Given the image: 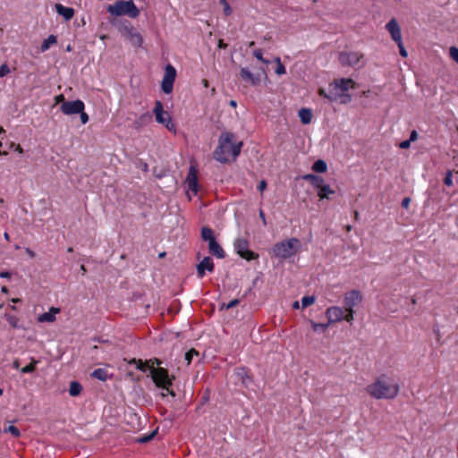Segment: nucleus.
<instances>
[{"instance_id": "f257e3e1", "label": "nucleus", "mask_w": 458, "mask_h": 458, "mask_svg": "<svg viewBox=\"0 0 458 458\" xmlns=\"http://www.w3.org/2000/svg\"><path fill=\"white\" fill-rule=\"evenodd\" d=\"M398 386L386 376L379 377L366 387L367 393L376 399L394 398L398 394Z\"/></svg>"}, {"instance_id": "f03ea898", "label": "nucleus", "mask_w": 458, "mask_h": 458, "mask_svg": "<svg viewBox=\"0 0 458 458\" xmlns=\"http://www.w3.org/2000/svg\"><path fill=\"white\" fill-rule=\"evenodd\" d=\"M300 248V240L297 238H290L276 243L273 247V253L275 257L280 259H287L296 255Z\"/></svg>"}, {"instance_id": "7ed1b4c3", "label": "nucleus", "mask_w": 458, "mask_h": 458, "mask_svg": "<svg viewBox=\"0 0 458 458\" xmlns=\"http://www.w3.org/2000/svg\"><path fill=\"white\" fill-rule=\"evenodd\" d=\"M149 362H151V365H148V369L156 386L166 390L170 394L174 396V391L169 389L172 381L168 376L167 370L163 368H154V364L159 365L161 363L157 359L150 360Z\"/></svg>"}, {"instance_id": "20e7f679", "label": "nucleus", "mask_w": 458, "mask_h": 458, "mask_svg": "<svg viewBox=\"0 0 458 458\" xmlns=\"http://www.w3.org/2000/svg\"><path fill=\"white\" fill-rule=\"evenodd\" d=\"M107 12L114 16L127 15L131 18H136L140 14V11L131 1L116 2L114 4L107 6Z\"/></svg>"}, {"instance_id": "39448f33", "label": "nucleus", "mask_w": 458, "mask_h": 458, "mask_svg": "<svg viewBox=\"0 0 458 458\" xmlns=\"http://www.w3.org/2000/svg\"><path fill=\"white\" fill-rule=\"evenodd\" d=\"M234 139V135L233 132L225 131L223 132L218 140V146L214 151V158L220 162V163H226L228 162L227 154L228 151V145L229 143H232V141Z\"/></svg>"}, {"instance_id": "423d86ee", "label": "nucleus", "mask_w": 458, "mask_h": 458, "mask_svg": "<svg viewBox=\"0 0 458 458\" xmlns=\"http://www.w3.org/2000/svg\"><path fill=\"white\" fill-rule=\"evenodd\" d=\"M153 113L157 123L164 125L170 131H175V125L172 121V117L164 110L163 104L160 100L155 102Z\"/></svg>"}, {"instance_id": "0eeeda50", "label": "nucleus", "mask_w": 458, "mask_h": 458, "mask_svg": "<svg viewBox=\"0 0 458 458\" xmlns=\"http://www.w3.org/2000/svg\"><path fill=\"white\" fill-rule=\"evenodd\" d=\"M234 249L236 252L246 260H252L259 258V255L249 250V242L246 239L237 238L234 241Z\"/></svg>"}, {"instance_id": "6e6552de", "label": "nucleus", "mask_w": 458, "mask_h": 458, "mask_svg": "<svg viewBox=\"0 0 458 458\" xmlns=\"http://www.w3.org/2000/svg\"><path fill=\"white\" fill-rule=\"evenodd\" d=\"M176 70L173 65L167 64L165 69V75L161 81V89L164 93L170 94L173 91Z\"/></svg>"}, {"instance_id": "1a4fd4ad", "label": "nucleus", "mask_w": 458, "mask_h": 458, "mask_svg": "<svg viewBox=\"0 0 458 458\" xmlns=\"http://www.w3.org/2000/svg\"><path fill=\"white\" fill-rule=\"evenodd\" d=\"M85 108L83 101L76 99L73 101H64L61 105V111L66 115L78 114Z\"/></svg>"}, {"instance_id": "9d476101", "label": "nucleus", "mask_w": 458, "mask_h": 458, "mask_svg": "<svg viewBox=\"0 0 458 458\" xmlns=\"http://www.w3.org/2000/svg\"><path fill=\"white\" fill-rule=\"evenodd\" d=\"M362 301V295L358 290H352L344 294V310L351 311Z\"/></svg>"}, {"instance_id": "9b49d317", "label": "nucleus", "mask_w": 458, "mask_h": 458, "mask_svg": "<svg viewBox=\"0 0 458 458\" xmlns=\"http://www.w3.org/2000/svg\"><path fill=\"white\" fill-rule=\"evenodd\" d=\"M363 57V54L360 52H341L339 54V62L343 66H354Z\"/></svg>"}, {"instance_id": "f8f14e48", "label": "nucleus", "mask_w": 458, "mask_h": 458, "mask_svg": "<svg viewBox=\"0 0 458 458\" xmlns=\"http://www.w3.org/2000/svg\"><path fill=\"white\" fill-rule=\"evenodd\" d=\"M240 74L244 81L250 82L252 86L259 85L262 76L264 78L267 77V72L263 69L260 70V72L253 73L248 68H242Z\"/></svg>"}, {"instance_id": "ddd939ff", "label": "nucleus", "mask_w": 458, "mask_h": 458, "mask_svg": "<svg viewBox=\"0 0 458 458\" xmlns=\"http://www.w3.org/2000/svg\"><path fill=\"white\" fill-rule=\"evenodd\" d=\"M386 29L390 33L392 38L397 43L401 52V30L396 19H391L386 25Z\"/></svg>"}, {"instance_id": "4468645a", "label": "nucleus", "mask_w": 458, "mask_h": 458, "mask_svg": "<svg viewBox=\"0 0 458 458\" xmlns=\"http://www.w3.org/2000/svg\"><path fill=\"white\" fill-rule=\"evenodd\" d=\"M197 174L198 172L196 167L194 165H191L185 180L188 189L191 191L194 195H196L199 191Z\"/></svg>"}, {"instance_id": "2eb2a0df", "label": "nucleus", "mask_w": 458, "mask_h": 458, "mask_svg": "<svg viewBox=\"0 0 458 458\" xmlns=\"http://www.w3.org/2000/svg\"><path fill=\"white\" fill-rule=\"evenodd\" d=\"M344 309L338 306H332L327 309L326 316L328 319V324L340 322L344 319Z\"/></svg>"}, {"instance_id": "dca6fc26", "label": "nucleus", "mask_w": 458, "mask_h": 458, "mask_svg": "<svg viewBox=\"0 0 458 458\" xmlns=\"http://www.w3.org/2000/svg\"><path fill=\"white\" fill-rule=\"evenodd\" d=\"M333 87L335 89L339 88L342 93H345L350 89H353L355 87V82L352 79L342 78L333 81Z\"/></svg>"}, {"instance_id": "f3484780", "label": "nucleus", "mask_w": 458, "mask_h": 458, "mask_svg": "<svg viewBox=\"0 0 458 458\" xmlns=\"http://www.w3.org/2000/svg\"><path fill=\"white\" fill-rule=\"evenodd\" d=\"M212 272L214 270V263L209 257H205L197 266V272L199 277H203L205 271Z\"/></svg>"}, {"instance_id": "a211bd4d", "label": "nucleus", "mask_w": 458, "mask_h": 458, "mask_svg": "<svg viewBox=\"0 0 458 458\" xmlns=\"http://www.w3.org/2000/svg\"><path fill=\"white\" fill-rule=\"evenodd\" d=\"M55 11L59 15H62L65 21H70L74 15V10L72 7L64 6L61 4H55Z\"/></svg>"}, {"instance_id": "6ab92c4d", "label": "nucleus", "mask_w": 458, "mask_h": 458, "mask_svg": "<svg viewBox=\"0 0 458 458\" xmlns=\"http://www.w3.org/2000/svg\"><path fill=\"white\" fill-rule=\"evenodd\" d=\"M208 250L212 255L217 257L218 259H223L225 256L223 248L216 240H212L210 242H208Z\"/></svg>"}, {"instance_id": "aec40b11", "label": "nucleus", "mask_w": 458, "mask_h": 458, "mask_svg": "<svg viewBox=\"0 0 458 458\" xmlns=\"http://www.w3.org/2000/svg\"><path fill=\"white\" fill-rule=\"evenodd\" d=\"M60 309L52 307L48 312H45L39 315L38 320L39 322H49L52 323L55 320V315L59 313Z\"/></svg>"}, {"instance_id": "412c9836", "label": "nucleus", "mask_w": 458, "mask_h": 458, "mask_svg": "<svg viewBox=\"0 0 458 458\" xmlns=\"http://www.w3.org/2000/svg\"><path fill=\"white\" fill-rule=\"evenodd\" d=\"M298 115L303 124L310 123L313 117L311 110L304 107L299 110Z\"/></svg>"}, {"instance_id": "4be33fe9", "label": "nucleus", "mask_w": 458, "mask_h": 458, "mask_svg": "<svg viewBox=\"0 0 458 458\" xmlns=\"http://www.w3.org/2000/svg\"><path fill=\"white\" fill-rule=\"evenodd\" d=\"M152 121V115L149 112H145L140 115V117L135 122V126L141 127L148 124Z\"/></svg>"}, {"instance_id": "5701e85b", "label": "nucleus", "mask_w": 458, "mask_h": 458, "mask_svg": "<svg viewBox=\"0 0 458 458\" xmlns=\"http://www.w3.org/2000/svg\"><path fill=\"white\" fill-rule=\"evenodd\" d=\"M242 147V141L233 142V140L232 143H229V145H228V151H229L228 154H231L233 158L237 157L241 153Z\"/></svg>"}, {"instance_id": "b1692460", "label": "nucleus", "mask_w": 458, "mask_h": 458, "mask_svg": "<svg viewBox=\"0 0 458 458\" xmlns=\"http://www.w3.org/2000/svg\"><path fill=\"white\" fill-rule=\"evenodd\" d=\"M328 90L330 91V96H329L330 102H335V101L339 100L342 91L339 88L335 89L333 87V81L329 83Z\"/></svg>"}, {"instance_id": "393cba45", "label": "nucleus", "mask_w": 458, "mask_h": 458, "mask_svg": "<svg viewBox=\"0 0 458 458\" xmlns=\"http://www.w3.org/2000/svg\"><path fill=\"white\" fill-rule=\"evenodd\" d=\"M82 391V386L78 381H72L69 387L71 396H78Z\"/></svg>"}, {"instance_id": "a878e982", "label": "nucleus", "mask_w": 458, "mask_h": 458, "mask_svg": "<svg viewBox=\"0 0 458 458\" xmlns=\"http://www.w3.org/2000/svg\"><path fill=\"white\" fill-rule=\"evenodd\" d=\"M91 377L105 382L108 379V373L105 369H97L91 373Z\"/></svg>"}, {"instance_id": "bb28decb", "label": "nucleus", "mask_w": 458, "mask_h": 458, "mask_svg": "<svg viewBox=\"0 0 458 458\" xmlns=\"http://www.w3.org/2000/svg\"><path fill=\"white\" fill-rule=\"evenodd\" d=\"M335 191L331 190L328 184H323V186L318 190V196L320 199H328L329 194H334Z\"/></svg>"}, {"instance_id": "cd10ccee", "label": "nucleus", "mask_w": 458, "mask_h": 458, "mask_svg": "<svg viewBox=\"0 0 458 458\" xmlns=\"http://www.w3.org/2000/svg\"><path fill=\"white\" fill-rule=\"evenodd\" d=\"M57 42V38L54 35H50L47 38H46L41 47H40V50L42 52H45L47 51L52 45H55V43Z\"/></svg>"}, {"instance_id": "c85d7f7f", "label": "nucleus", "mask_w": 458, "mask_h": 458, "mask_svg": "<svg viewBox=\"0 0 458 458\" xmlns=\"http://www.w3.org/2000/svg\"><path fill=\"white\" fill-rule=\"evenodd\" d=\"M327 169L326 162L322 159H318L312 165V170L316 173H325Z\"/></svg>"}, {"instance_id": "c756f323", "label": "nucleus", "mask_w": 458, "mask_h": 458, "mask_svg": "<svg viewBox=\"0 0 458 458\" xmlns=\"http://www.w3.org/2000/svg\"><path fill=\"white\" fill-rule=\"evenodd\" d=\"M130 40H131V44L136 47H141V45L143 43V39H142L141 36L138 32H135V31L130 32Z\"/></svg>"}, {"instance_id": "7c9ffc66", "label": "nucleus", "mask_w": 458, "mask_h": 458, "mask_svg": "<svg viewBox=\"0 0 458 458\" xmlns=\"http://www.w3.org/2000/svg\"><path fill=\"white\" fill-rule=\"evenodd\" d=\"M201 237L204 241H210L216 240L213 234V230L209 227H203L201 230Z\"/></svg>"}, {"instance_id": "2f4dec72", "label": "nucleus", "mask_w": 458, "mask_h": 458, "mask_svg": "<svg viewBox=\"0 0 458 458\" xmlns=\"http://www.w3.org/2000/svg\"><path fill=\"white\" fill-rule=\"evenodd\" d=\"M310 325L315 332H325L330 324L327 323H317L310 320Z\"/></svg>"}, {"instance_id": "473e14b6", "label": "nucleus", "mask_w": 458, "mask_h": 458, "mask_svg": "<svg viewBox=\"0 0 458 458\" xmlns=\"http://www.w3.org/2000/svg\"><path fill=\"white\" fill-rule=\"evenodd\" d=\"M316 301V297L314 295L304 296L301 299V307L302 309L307 308L308 306L312 305Z\"/></svg>"}, {"instance_id": "72a5a7b5", "label": "nucleus", "mask_w": 458, "mask_h": 458, "mask_svg": "<svg viewBox=\"0 0 458 458\" xmlns=\"http://www.w3.org/2000/svg\"><path fill=\"white\" fill-rule=\"evenodd\" d=\"M276 63V73L277 75H283L286 72L284 65L282 64L281 59L279 57H276L275 59Z\"/></svg>"}, {"instance_id": "f704fd0d", "label": "nucleus", "mask_w": 458, "mask_h": 458, "mask_svg": "<svg viewBox=\"0 0 458 458\" xmlns=\"http://www.w3.org/2000/svg\"><path fill=\"white\" fill-rule=\"evenodd\" d=\"M130 363H134L137 365V369L145 372L148 369V362H143L141 360H135V359H132Z\"/></svg>"}, {"instance_id": "c9c22d12", "label": "nucleus", "mask_w": 458, "mask_h": 458, "mask_svg": "<svg viewBox=\"0 0 458 458\" xmlns=\"http://www.w3.org/2000/svg\"><path fill=\"white\" fill-rule=\"evenodd\" d=\"M199 352L195 349H191L184 355V360L186 361L187 366L191 364V360L194 356H198Z\"/></svg>"}, {"instance_id": "e433bc0d", "label": "nucleus", "mask_w": 458, "mask_h": 458, "mask_svg": "<svg viewBox=\"0 0 458 458\" xmlns=\"http://www.w3.org/2000/svg\"><path fill=\"white\" fill-rule=\"evenodd\" d=\"M37 363H38L37 360H32V361L29 365H27L21 369V372L24 374L33 372L36 369Z\"/></svg>"}, {"instance_id": "4c0bfd02", "label": "nucleus", "mask_w": 458, "mask_h": 458, "mask_svg": "<svg viewBox=\"0 0 458 458\" xmlns=\"http://www.w3.org/2000/svg\"><path fill=\"white\" fill-rule=\"evenodd\" d=\"M4 432H9L15 437H18L21 435L19 428L13 425H10L8 428H4Z\"/></svg>"}, {"instance_id": "58836bf2", "label": "nucleus", "mask_w": 458, "mask_h": 458, "mask_svg": "<svg viewBox=\"0 0 458 458\" xmlns=\"http://www.w3.org/2000/svg\"><path fill=\"white\" fill-rule=\"evenodd\" d=\"M253 55H254V56H255L258 60H259V61H260V62H262L263 64H269V61H268L267 59H265V58L263 57V54H262L261 49H255V50L253 51Z\"/></svg>"}, {"instance_id": "ea45409f", "label": "nucleus", "mask_w": 458, "mask_h": 458, "mask_svg": "<svg viewBox=\"0 0 458 458\" xmlns=\"http://www.w3.org/2000/svg\"><path fill=\"white\" fill-rule=\"evenodd\" d=\"M324 183H325V181H324L323 177H321L319 175H317L315 180L311 182V184L318 190H319L323 186Z\"/></svg>"}, {"instance_id": "a19ab883", "label": "nucleus", "mask_w": 458, "mask_h": 458, "mask_svg": "<svg viewBox=\"0 0 458 458\" xmlns=\"http://www.w3.org/2000/svg\"><path fill=\"white\" fill-rule=\"evenodd\" d=\"M450 57L458 64V48L456 47H451L449 48Z\"/></svg>"}, {"instance_id": "79ce46f5", "label": "nucleus", "mask_w": 458, "mask_h": 458, "mask_svg": "<svg viewBox=\"0 0 458 458\" xmlns=\"http://www.w3.org/2000/svg\"><path fill=\"white\" fill-rule=\"evenodd\" d=\"M444 183L449 187L453 185V172L452 171H447L445 177L444 179Z\"/></svg>"}, {"instance_id": "37998d69", "label": "nucleus", "mask_w": 458, "mask_h": 458, "mask_svg": "<svg viewBox=\"0 0 458 458\" xmlns=\"http://www.w3.org/2000/svg\"><path fill=\"white\" fill-rule=\"evenodd\" d=\"M10 68L6 64H3L0 66V78H3L10 73Z\"/></svg>"}, {"instance_id": "c03bdc74", "label": "nucleus", "mask_w": 458, "mask_h": 458, "mask_svg": "<svg viewBox=\"0 0 458 458\" xmlns=\"http://www.w3.org/2000/svg\"><path fill=\"white\" fill-rule=\"evenodd\" d=\"M7 318V321L9 322V324L13 327V328H16L18 327V318L14 316H12V315H8L6 317Z\"/></svg>"}, {"instance_id": "a18cd8bd", "label": "nucleus", "mask_w": 458, "mask_h": 458, "mask_svg": "<svg viewBox=\"0 0 458 458\" xmlns=\"http://www.w3.org/2000/svg\"><path fill=\"white\" fill-rule=\"evenodd\" d=\"M339 99L342 104H347V103L351 102L352 97L349 93L345 92V93L341 94Z\"/></svg>"}, {"instance_id": "49530a36", "label": "nucleus", "mask_w": 458, "mask_h": 458, "mask_svg": "<svg viewBox=\"0 0 458 458\" xmlns=\"http://www.w3.org/2000/svg\"><path fill=\"white\" fill-rule=\"evenodd\" d=\"M157 431H153L151 434H148V435H146L144 437H141L138 439V442L140 443H147L148 442L149 440H151L154 436L156 435Z\"/></svg>"}, {"instance_id": "de8ad7c7", "label": "nucleus", "mask_w": 458, "mask_h": 458, "mask_svg": "<svg viewBox=\"0 0 458 458\" xmlns=\"http://www.w3.org/2000/svg\"><path fill=\"white\" fill-rule=\"evenodd\" d=\"M345 312H346V314L344 315V319L346 320L349 323H352L353 318H354V317H353L354 310H351V311H345Z\"/></svg>"}, {"instance_id": "09e8293b", "label": "nucleus", "mask_w": 458, "mask_h": 458, "mask_svg": "<svg viewBox=\"0 0 458 458\" xmlns=\"http://www.w3.org/2000/svg\"><path fill=\"white\" fill-rule=\"evenodd\" d=\"M79 114H80L81 123L86 124L89 119L88 114L85 113L83 110V111H81V113H79Z\"/></svg>"}, {"instance_id": "8fccbe9b", "label": "nucleus", "mask_w": 458, "mask_h": 458, "mask_svg": "<svg viewBox=\"0 0 458 458\" xmlns=\"http://www.w3.org/2000/svg\"><path fill=\"white\" fill-rule=\"evenodd\" d=\"M238 303H239V300L238 299H233L229 303H227L226 305L223 304L222 308L225 307V309L228 310V309L235 307Z\"/></svg>"}, {"instance_id": "3c124183", "label": "nucleus", "mask_w": 458, "mask_h": 458, "mask_svg": "<svg viewBox=\"0 0 458 458\" xmlns=\"http://www.w3.org/2000/svg\"><path fill=\"white\" fill-rule=\"evenodd\" d=\"M222 4L224 5V13L226 16L230 15L232 13V8L229 4L227 2H224Z\"/></svg>"}, {"instance_id": "603ef678", "label": "nucleus", "mask_w": 458, "mask_h": 458, "mask_svg": "<svg viewBox=\"0 0 458 458\" xmlns=\"http://www.w3.org/2000/svg\"><path fill=\"white\" fill-rule=\"evenodd\" d=\"M318 95L327 98V100H329V96H330V91L328 90V92L326 91V89H319L318 91Z\"/></svg>"}, {"instance_id": "864d4df0", "label": "nucleus", "mask_w": 458, "mask_h": 458, "mask_svg": "<svg viewBox=\"0 0 458 458\" xmlns=\"http://www.w3.org/2000/svg\"><path fill=\"white\" fill-rule=\"evenodd\" d=\"M316 176H317L316 174H308L303 175L302 179L309 181L311 183L315 180Z\"/></svg>"}, {"instance_id": "5fc2aeb1", "label": "nucleus", "mask_w": 458, "mask_h": 458, "mask_svg": "<svg viewBox=\"0 0 458 458\" xmlns=\"http://www.w3.org/2000/svg\"><path fill=\"white\" fill-rule=\"evenodd\" d=\"M266 188H267V182H266V181H265V180H261V181L259 182V186H258L259 191L260 192H263V191L266 190Z\"/></svg>"}, {"instance_id": "6e6d98bb", "label": "nucleus", "mask_w": 458, "mask_h": 458, "mask_svg": "<svg viewBox=\"0 0 458 458\" xmlns=\"http://www.w3.org/2000/svg\"><path fill=\"white\" fill-rule=\"evenodd\" d=\"M418 139V133L415 130H413L411 132V135H410V140L412 142V141H415L416 140Z\"/></svg>"}, {"instance_id": "4d7b16f0", "label": "nucleus", "mask_w": 458, "mask_h": 458, "mask_svg": "<svg viewBox=\"0 0 458 458\" xmlns=\"http://www.w3.org/2000/svg\"><path fill=\"white\" fill-rule=\"evenodd\" d=\"M64 101H65V100H64V95H63V94H60V95H58V96H56V97H55V103H56V104H57V103H60V102H62V104H63V103H64Z\"/></svg>"}, {"instance_id": "13d9d810", "label": "nucleus", "mask_w": 458, "mask_h": 458, "mask_svg": "<svg viewBox=\"0 0 458 458\" xmlns=\"http://www.w3.org/2000/svg\"><path fill=\"white\" fill-rule=\"evenodd\" d=\"M0 277L2 278H10L11 277V273L8 272V271H3L0 273Z\"/></svg>"}, {"instance_id": "bf43d9fd", "label": "nucleus", "mask_w": 458, "mask_h": 458, "mask_svg": "<svg viewBox=\"0 0 458 458\" xmlns=\"http://www.w3.org/2000/svg\"><path fill=\"white\" fill-rule=\"evenodd\" d=\"M410 198H403V208H407L410 203Z\"/></svg>"}, {"instance_id": "052dcab7", "label": "nucleus", "mask_w": 458, "mask_h": 458, "mask_svg": "<svg viewBox=\"0 0 458 458\" xmlns=\"http://www.w3.org/2000/svg\"><path fill=\"white\" fill-rule=\"evenodd\" d=\"M240 375L242 377V382L243 383H246L245 377H246V378L250 379L249 376L247 375L246 371L243 369H242V373H240Z\"/></svg>"}, {"instance_id": "680f3d73", "label": "nucleus", "mask_w": 458, "mask_h": 458, "mask_svg": "<svg viewBox=\"0 0 458 458\" xmlns=\"http://www.w3.org/2000/svg\"><path fill=\"white\" fill-rule=\"evenodd\" d=\"M259 217L261 218V220L263 221V224L266 225L267 221H266L265 214L262 209L259 210Z\"/></svg>"}, {"instance_id": "e2e57ef3", "label": "nucleus", "mask_w": 458, "mask_h": 458, "mask_svg": "<svg viewBox=\"0 0 458 458\" xmlns=\"http://www.w3.org/2000/svg\"><path fill=\"white\" fill-rule=\"evenodd\" d=\"M411 140H403V148H408L411 145Z\"/></svg>"}, {"instance_id": "0e129e2a", "label": "nucleus", "mask_w": 458, "mask_h": 458, "mask_svg": "<svg viewBox=\"0 0 458 458\" xmlns=\"http://www.w3.org/2000/svg\"><path fill=\"white\" fill-rule=\"evenodd\" d=\"M15 151H17L19 154H22L23 148L20 145H17Z\"/></svg>"}, {"instance_id": "69168bd1", "label": "nucleus", "mask_w": 458, "mask_h": 458, "mask_svg": "<svg viewBox=\"0 0 458 458\" xmlns=\"http://www.w3.org/2000/svg\"><path fill=\"white\" fill-rule=\"evenodd\" d=\"M19 366H20V362L18 360H15L13 362V367L14 369H19Z\"/></svg>"}, {"instance_id": "338daca9", "label": "nucleus", "mask_w": 458, "mask_h": 458, "mask_svg": "<svg viewBox=\"0 0 458 458\" xmlns=\"http://www.w3.org/2000/svg\"><path fill=\"white\" fill-rule=\"evenodd\" d=\"M26 252L29 254V256H30V258H34V257H35V253H34V251L30 250V249H27V250H26Z\"/></svg>"}, {"instance_id": "774afa93", "label": "nucleus", "mask_w": 458, "mask_h": 458, "mask_svg": "<svg viewBox=\"0 0 458 458\" xmlns=\"http://www.w3.org/2000/svg\"><path fill=\"white\" fill-rule=\"evenodd\" d=\"M229 104H230V106H233V107H236V106H237V103H236V101H235V100H231Z\"/></svg>"}]
</instances>
